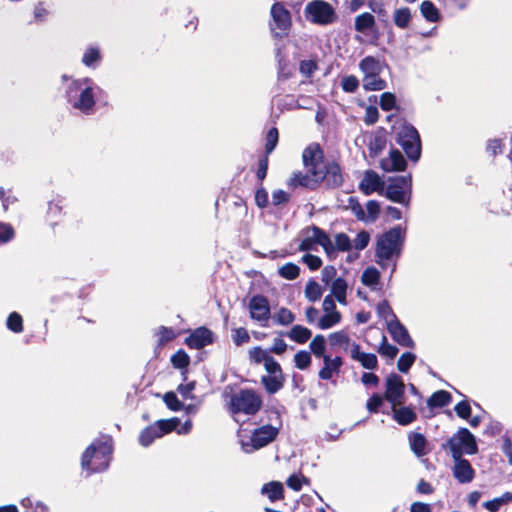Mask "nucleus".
<instances>
[{
	"instance_id": "nucleus-34",
	"label": "nucleus",
	"mask_w": 512,
	"mask_h": 512,
	"mask_svg": "<svg viewBox=\"0 0 512 512\" xmlns=\"http://www.w3.org/2000/svg\"><path fill=\"white\" fill-rule=\"evenodd\" d=\"M387 82L380 77V74H372L363 77V88L366 91H380L385 89Z\"/></svg>"
},
{
	"instance_id": "nucleus-61",
	"label": "nucleus",
	"mask_w": 512,
	"mask_h": 512,
	"mask_svg": "<svg viewBox=\"0 0 512 512\" xmlns=\"http://www.w3.org/2000/svg\"><path fill=\"white\" fill-rule=\"evenodd\" d=\"M385 400L383 395H380L378 393H374L366 402V409L372 413L376 414L379 412L380 407L383 404V401Z\"/></svg>"
},
{
	"instance_id": "nucleus-3",
	"label": "nucleus",
	"mask_w": 512,
	"mask_h": 512,
	"mask_svg": "<svg viewBox=\"0 0 512 512\" xmlns=\"http://www.w3.org/2000/svg\"><path fill=\"white\" fill-rule=\"evenodd\" d=\"M405 242V230L400 226H394L378 236L375 246L377 262L391 260L399 257Z\"/></svg>"
},
{
	"instance_id": "nucleus-39",
	"label": "nucleus",
	"mask_w": 512,
	"mask_h": 512,
	"mask_svg": "<svg viewBox=\"0 0 512 512\" xmlns=\"http://www.w3.org/2000/svg\"><path fill=\"white\" fill-rule=\"evenodd\" d=\"M510 502H512V493L505 492L501 497L484 502L483 507L489 512H498L503 505Z\"/></svg>"
},
{
	"instance_id": "nucleus-15",
	"label": "nucleus",
	"mask_w": 512,
	"mask_h": 512,
	"mask_svg": "<svg viewBox=\"0 0 512 512\" xmlns=\"http://www.w3.org/2000/svg\"><path fill=\"white\" fill-rule=\"evenodd\" d=\"M385 188V182L374 170H367L364 174L362 181L359 184V189L364 195H371L374 192L382 194Z\"/></svg>"
},
{
	"instance_id": "nucleus-48",
	"label": "nucleus",
	"mask_w": 512,
	"mask_h": 512,
	"mask_svg": "<svg viewBox=\"0 0 512 512\" xmlns=\"http://www.w3.org/2000/svg\"><path fill=\"white\" fill-rule=\"evenodd\" d=\"M416 360V355L412 352H404L397 361V368L402 373H408Z\"/></svg>"
},
{
	"instance_id": "nucleus-30",
	"label": "nucleus",
	"mask_w": 512,
	"mask_h": 512,
	"mask_svg": "<svg viewBox=\"0 0 512 512\" xmlns=\"http://www.w3.org/2000/svg\"><path fill=\"white\" fill-rule=\"evenodd\" d=\"M287 335L294 342L304 344L311 338L312 332L307 327L297 324L291 328Z\"/></svg>"
},
{
	"instance_id": "nucleus-28",
	"label": "nucleus",
	"mask_w": 512,
	"mask_h": 512,
	"mask_svg": "<svg viewBox=\"0 0 512 512\" xmlns=\"http://www.w3.org/2000/svg\"><path fill=\"white\" fill-rule=\"evenodd\" d=\"M261 383L265 387V390L268 394H275L279 390H281L285 383V375L284 374H273V375H265L261 378Z\"/></svg>"
},
{
	"instance_id": "nucleus-62",
	"label": "nucleus",
	"mask_w": 512,
	"mask_h": 512,
	"mask_svg": "<svg viewBox=\"0 0 512 512\" xmlns=\"http://www.w3.org/2000/svg\"><path fill=\"white\" fill-rule=\"evenodd\" d=\"M318 69V64L315 60H302L299 64V71L302 75L309 78Z\"/></svg>"
},
{
	"instance_id": "nucleus-53",
	"label": "nucleus",
	"mask_w": 512,
	"mask_h": 512,
	"mask_svg": "<svg viewBox=\"0 0 512 512\" xmlns=\"http://www.w3.org/2000/svg\"><path fill=\"white\" fill-rule=\"evenodd\" d=\"M379 105L383 111H391L397 108V99L394 93L384 92L380 96Z\"/></svg>"
},
{
	"instance_id": "nucleus-60",
	"label": "nucleus",
	"mask_w": 512,
	"mask_h": 512,
	"mask_svg": "<svg viewBox=\"0 0 512 512\" xmlns=\"http://www.w3.org/2000/svg\"><path fill=\"white\" fill-rule=\"evenodd\" d=\"M376 310L380 318H383L385 320H387L388 317H391V319H398L395 313L393 312L389 302L385 299L377 304Z\"/></svg>"
},
{
	"instance_id": "nucleus-64",
	"label": "nucleus",
	"mask_w": 512,
	"mask_h": 512,
	"mask_svg": "<svg viewBox=\"0 0 512 512\" xmlns=\"http://www.w3.org/2000/svg\"><path fill=\"white\" fill-rule=\"evenodd\" d=\"M341 87L343 91L353 93L359 87V80L354 75L345 76L341 81Z\"/></svg>"
},
{
	"instance_id": "nucleus-18",
	"label": "nucleus",
	"mask_w": 512,
	"mask_h": 512,
	"mask_svg": "<svg viewBox=\"0 0 512 512\" xmlns=\"http://www.w3.org/2000/svg\"><path fill=\"white\" fill-rule=\"evenodd\" d=\"M380 167L386 172H400L406 169L407 162L402 153L398 149L393 148L389 152V157L383 158L380 161Z\"/></svg>"
},
{
	"instance_id": "nucleus-56",
	"label": "nucleus",
	"mask_w": 512,
	"mask_h": 512,
	"mask_svg": "<svg viewBox=\"0 0 512 512\" xmlns=\"http://www.w3.org/2000/svg\"><path fill=\"white\" fill-rule=\"evenodd\" d=\"M378 352L384 357L394 359L397 356L399 350L395 345L388 343L386 336L383 335L382 342L379 346Z\"/></svg>"
},
{
	"instance_id": "nucleus-45",
	"label": "nucleus",
	"mask_w": 512,
	"mask_h": 512,
	"mask_svg": "<svg viewBox=\"0 0 512 512\" xmlns=\"http://www.w3.org/2000/svg\"><path fill=\"white\" fill-rule=\"evenodd\" d=\"M386 137L382 134L375 135L368 144L369 154L372 157L379 155L386 147Z\"/></svg>"
},
{
	"instance_id": "nucleus-52",
	"label": "nucleus",
	"mask_w": 512,
	"mask_h": 512,
	"mask_svg": "<svg viewBox=\"0 0 512 512\" xmlns=\"http://www.w3.org/2000/svg\"><path fill=\"white\" fill-rule=\"evenodd\" d=\"M157 336H158V346L162 347L166 343L174 340L177 335L173 328L166 327V326H160L158 328Z\"/></svg>"
},
{
	"instance_id": "nucleus-26",
	"label": "nucleus",
	"mask_w": 512,
	"mask_h": 512,
	"mask_svg": "<svg viewBox=\"0 0 512 512\" xmlns=\"http://www.w3.org/2000/svg\"><path fill=\"white\" fill-rule=\"evenodd\" d=\"M393 412V419L400 425L406 426L411 424L417 419L416 412L408 406H391Z\"/></svg>"
},
{
	"instance_id": "nucleus-59",
	"label": "nucleus",
	"mask_w": 512,
	"mask_h": 512,
	"mask_svg": "<svg viewBox=\"0 0 512 512\" xmlns=\"http://www.w3.org/2000/svg\"><path fill=\"white\" fill-rule=\"evenodd\" d=\"M275 321L281 325L292 324L295 320V315L288 308L282 307L274 316Z\"/></svg>"
},
{
	"instance_id": "nucleus-24",
	"label": "nucleus",
	"mask_w": 512,
	"mask_h": 512,
	"mask_svg": "<svg viewBox=\"0 0 512 512\" xmlns=\"http://www.w3.org/2000/svg\"><path fill=\"white\" fill-rule=\"evenodd\" d=\"M354 29L362 34H366L368 31L378 32L375 17L369 12L361 13L355 17Z\"/></svg>"
},
{
	"instance_id": "nucleus-10",
	"label": "nucleus",
	"mask_w": 512,
	"mask_h": 512,
	"mask_svg": "<svg viewBox=\"0 0 512 512\" xmlns=\"http://www.w3.org/2000/svg\"><path fill=\"white\" fill-rule=\"evenodd\" d=\"M391 406H402L406 402L405 384L402 377L396 373H390L385 380V392L383 394Z\"/></svg>"
},
{
	"instance_id": "nucleus-37",
	"label": "nucleus",
	"mask_w": 512,
	"mask_h": 512,
	"mask_svg": "<svg viewBox=\"0 0 512 512\" xmlns=\"http://www.w3.org/2000/svg\"><path fill=\"white\" fill-rule=\"evenodd\" d=\"M101 59L100 50L97 47L90 46L82 56V63L89 68H95L98 66Z\"/></svg>"
},
{
	"instance_id": "nucleus-4",
	"label": "nucleus",
	"mask_w": 512,
	"mask_h": 512,
	"mask_svg": "<svg viewBox=\"0 0 512 512\" xmlns=\"http://www.w3.org/2000/svg\"><path fill=\"white\" fill-rule=\"evenodd\" d=\"M269 27L275 39L287 37L292 28V15L282 2H275L270 9Z\"/></svg>"
},
{
	"instance_id": "nucleus-23",
	"label": "nucleus",
	"mask_w": 512,
	"mask_h": 512,
	"mask_svg": "<svg viewBox=\"0 0 512 512\" xmlns=\"http://www.w3.org/2000/svg\"><path fill=\"white\" fill-rule=\"evenodd\" d=\"M94 105V92L93 88L90 86L84 88L81 91L78 100L73 103V107L75 109H78L85 114H89L93 110Z\"/></svg>"
},
{
	"instance_id": "nucleus-8",
	"label": "nucleus",
	"mask_w": 512,
	"mask_h": 512,
	"mask_svg": "<svg viewBox=\"0 0 512 512\" xmlns=\"http://www.w3.org/2000/svg\"><path fill=\"white\" fill-rule=\"evenodd\" d=\"M450 452L452 457L474 455L478 452L475 436L466 428H460L450 437Z\"/></svg>"
},
{
	"instance_id": "nucleus-33",
	"label": "nucleus",
	"mask_w": 512,
	"mask_h": 512,
	"mask_svg": "<svg viewBox=\"0 0 512 512\" xmlns=\"http://www.w3.org/2000/svg\"><path fill=\"white\" fill-rule=\"evenodd\" d=\"M262 492L268 494V498L271 502L284 499V488L281 482L272 481L265 484L262 488Z\"/></svg>"
},
{
	"instance_id": "nucleus-44",
	"label": "nucleus",
	"mask_w": 512,
	"mask_h": 512,
	"mask_svg": "<svg viewBox=\"0 0 512 512\" xmlns=\"http://www.w3.org/2000/svg\"><path fill=\"white\" fill-rule=\"evenodd\" d=\"M448 404V391L439 390L434 392L427 400V405L431 408H441Z\"/></svg>"
},
{
	"instance_id": "nucleus-7",
	"label": "nucleus",
	"mask_w": 512,
	"mask_h": 512,
	"mask_svg": "<svg viewBox=\"0 0 512 512\" xmlns=\"http://www.w3.org/2000/svg\"><path fill=\"white\" fill-rule=\"evenodd\" d=\"M305 16L313 24L329 25L337 20L333 6L324 0H312L305 7Z\"/></svg>"
},
{
	"instance_id": "nucleus-47",
	"label": "nucleus",
	"mask_w": 512,
	"mask_h": 512,
	"mask_svg": "<svg viewBox=\"0 0 512 512\" xmlns=\"http://www.w3.org/2000/svg\"><path fill=\"white\" fill-rule=\"evenodd\" d=\"M322 292L321 286L315 280H310L305 287V297L311 302L319 300Z\"/></svg>"
},
{
	"instance_id": "nucleus-63",
	"label": "nucleus",
	"mask_w": 512,
	"mask_h": 512,
	"mask_svg": "<svg viewBox=\"0 0 512 512\" xmlns=\"http://www.w3.org/2000/svg\"><path fill=\"white\" fill-rule=\"evenodd\" d=\"M232 339L236 346H241L250 341V336L246 328L239 327L233 329Z\"/></svg>"
},
{
	"instance_id": "nucleus-22",
	"label": "nucleus",
	"mask_w": 512,
	"mask_h": 512,
	"mask_svg": "<svg viewBox=\"0 0 512 512\" xmlns=\"http://www.w3.org/2000/svg\"><path fill=\"white\" fill-rule=\"evenodd\" d=\"M471 410V404L467 397H464V399L459 401L454 406V411L459 418L466 420L470 424V426L477 427L481 422L480 417H471Z\"/></svg>"
},
{
	"instance_id": "nucleus-2",
	"label": "nucleus",
	"mask_w": 512,
	"mask_h": 512,
	"mask_svg": "<svg viewBox=\"0 0 512 512\" xmlns=\"http://www.w3.org/2000/svg\"><path fill=\"white\" fill-rule=\"evenodd\" d=\"M262 406L263 399L261 395L252 388H245L230 396L227 402V411L236 422H239L238 415L255 416Z\"/></svg>"
},
{
	"instance_id": "nucleus-50",
	"label": "nucleus",
	"mask_w": 512,
	"mask_h": 512,
	"mask_svg": "<svg viewBox=\"0 0 512 512\" xmlns=\"http://www.w3.org/2000/svg\"><path fill=\"white\" fill-rule=\"evenodd\" d=\"M300 274V268L294 263H286L279 269V275L287 280H294Z\"/></svg>"
},
{
	"instance_id": "nucleus-31",
	"label": "nucleus",
	"mask_w": 512,
	"mask_h": 512,
	"mask_svg": "<svg viewBox=\"0 0 512 512\" xmlns=\"http://www.w3.org/2000/svg\"><path fill=\"white\" fill-rule=\"evenodd\" d=\"M331 292L340 304L346 305L347 282L344 278L338 277L333 280Z\"/></svg>"
},
{
	"instance_id": "nucleus-21",
	"label": "nucleus",
	"mask_w": 512,
	"mask_h": 512,
	"mask_svg": "<svg viewBox=\"0 0 512 512\" xmlns=\"http://www.w3.org/2000/svg\"><path fill=\"white\" fill-rule=\"evenodd\" d=\"M65 215L61 200H52L48 203L45 222L55 232L56 226L61 222L62 217Z\"/></svg>"
},
{
	"instance_id": "nucleus-51",
	"label": "nucleus",
	"mask_w": 512,
	"mask_h": 512,
	"mask_svg": "<svg viewBox=\"0 0 512 512\" xmlns=\"http://www.w3.org/2000/svg\"><path fill=\"white\" fill-rule=\"evenodd\" d=\"M163 401L171 411H180L184 408V403L181 402L173 391H168L163 396Z\"/></svg>"
},
{
	"instance_id": "nucleus-43",
	"label": "nucleus",
	"mask_w": 512,
	"mask_h": 512,
	"mask_svg": "<svg viewBox=\"0 0 512 512\" xmlns=\"http://www.w3.org/2000/svg\"><path fill=\"white\" fill-rule=\"evenodd\" d=\"M309 348L311 352L314 354L317 358H324V356H327L325 354L326 350V341L325 337L321 334L316 335L312 341L309 344Z\"/></svg>"
},
{
	"instance_id": "nucleus-32",
	"label": "nucleus",
	"mask_w": 512,
	"mask_h": 512,
	"mask_svg": "<svg viewBox=\"0 0 512 512\" xmlns=\"http://www.w3.org/2000/svg\"><path fill=\"white\" fill-rule=\"evenodd\" d=\"M412 20V14L409 7H401L394 11L393 21L396 27L406 29Z\"/></svg>"
},
{
	"instance_id": "nucleus-5",
	"label": "nucleus",
	"mask_w": 512,
	"mask_h": 512,
	"mask_svg": "<svg viewBox=\"0 0 512 512\" xmlns=\"http://www.w3.org/2000/svg\"><path fill=\"white\" fill-rule=\"evenodd\" d=\"M397 143L411 161L416 162L419 160L421 156V139L413 125L408 123L402 125L397 134Z\"/></svg>"
},
{
	"instance_id": "nucleus-40",
	"label": "nucleus",
	"mask_w": 512,
	"mask_h": 512,
	"mask_svg": "<svg viewBox=\"0 0 512 512\" xmlns=\"http://www.w3.org/2000/svg\"><path fill=\"white\" fill-rule=\"evenodd\" d=\"M329 342L332 347L339 346L342 347L344 351H347L351 339L347 332L340 330L329 335Z\"/></svg>"
},
{
	"instance_id": "nucleus-11",
	"label": "nucleus",
	"mask_w": 512,
	"mask_h": 512,
	"mask_svg": "<svg viewBox=\"0 0 512 512\" xmlns=\"http://www.w3.org/2000/svg\"><path fill=\"white\" fill-rule=\"evenodd\" d=\"M215 342V335L212 330L206 326H200L190 332V334L184 339V344L195 350L203 349L204 347L211 345Z\"/></svg>"
},
{
	"instance_id": "nucleus-1",
	"label": "nucleus",
	"mask_w": 512,
	"mask_h": 512,
	"mask_svg": "<svg viewBox=\"0 0 512 512\" xmlns=\"http://www.w3.org/2000/svg\"><path fill=\"white\" fill-rule=\"evenodd\" d=\"M113 453L111 436L104 440L96 439L83 452L81 456V468L87 475L105 471L110 464Z\"/></svg>"
},
{
	"instance_id": "nucleus-36",
	"label": "nucleus",
	"mask_w": 512,
	"mask_h": 512,
	"mask_svg": "<svg viewBox=\"0 0 512 512\" xmlns=\"http://www.w3.org/2000/svg\"><path fill=\"white\" fill-rule=\"evenodd\" d=\"M160 434L157 430V426L153 423L147 427H145L139 434L138 441L139 443L147 447L153 443V441L157 438H160Z\"/></svg>"
},
{
	"instance_id": "nucleus-25",
	"label": "nucleus",
	"mask_w": 512,
	"mask_h": 512,
	"mask_svg": "<svg viewBox=\"0 0 512 512\" xmlns=\"http://www.w3.org/2000/svg\"><path fill=\"white\" fill-rule=\"evenodd\" d=\"M308 229L313 233V241H315L316 244L322 246L328 256L335 252V247L332 244L329 235L323 229L316 225H312Z\"/></svg>"
},
{
	"instance_id": "nucleus-38",
	"label": "nucleus",
	"mask_w": 512,
	"mask_h": 512,
	"mask_svg": "<svg viewBox=\"0 0 512 512\" xmlns=\"http://www.w3.org/2000/svg\"><path fill=\"white\" fill-rule=\"evenodd\" d=\"M180 423V419L177 417L161 419L154 422L161 437L176 430Z\"/></svg>"
},
{
	"instance_id": "nucleus-6",
	"label": "nucleus",
	"mask_w": 512,
	"mask_h": 512,
	"mask_svg": "<svg viewBox=\"0 0 512 512\" xmlns=\"http://www.w3.org/2000/svg\"><path fill=\"white\" fill-rule=\"evenodd\" d=\"M412 187V177L410 174L405 176H395L388 178V185L385 189V197L390 201L408 205Z\"/></svg>"
},
{
	"instance_id": "nucleus-19",
	"label": "nucleus",
	"mask_w": 512,
	"mask_h": 512,
	"mask_svg": "<svg viewBox=\"0 0 512 512\" xmlns=\"http://www.w3.org/2000/svg\"><path fill=\"white\" fill-rule=\"evenodd\" d=\"M323 159L324 152L318 143L308 145L302 153L303 164L309 169H317V165L319 162H322Z\"/></svg>"
},
{
	"instance_id": "nucleus-29",
	"label": "nucleus",
	"mask_w": 512,
	"mask_h": 512,
	"mask_svg": "<svg viewBox=\"0 0 512 512\" xmlns=\"http://www.w3.org/2000/svg\"><path fill=\"white\" fill-rule=\"evenodd\" d=\"M359 68L364 73V76L380 74L382 71L379 60L373 56L364 57L359 63Z\"/></svg>"
},
{
	"instance_id": "nucleus-17",
	"label": "nucleus",
	"mask_w": 512,
	"mask_h": 512,
	"mask_svg": "<svg viewBox=\"0 0 512 512\" xmlns=\"http://www.w3.org/2000/svg\"><path fill=\"white\" fill-rule=\"evenodd\" d=\"M288 186L292 189L303 187L314 191L319 188V181L317 176H313L311 169L308 168L307 173H303L302 171L294 172L288 181Z\"/></svg>"
},
{
	"instance_id": "nucleus-57",
	"label": "nucleus",
	"mask_w": 512,
	"mask_h": 512,
	"mask_svg": "<svg viewBox=\"0 0 512 512\" xmlns=\"http://www.w3.org/2000/svg\"><path fill=\"white\" fill-rule=\"evenodd\" d=\"M269 356V351L264 350L261 346H255L249 350V359L255 364L264 363Z\"/></svg>"
},
{
	"instance_id": "nucleus-14",
	"label": "nucleus",
	"mask_w": 512,
	"mask_h": 512,
	"mask_svg": "<svg viewBox=\"0 0 512 512\" xmlns=\"http://www.w3.org/2000/svg\"><path fill=\"white\" fill-rule=\"evenodd\" d=\"M387 330L392 339L403 347L413 348L415 343L409 335L406 327L398 319L387 321Z\"/></svg>"
},
{
	"instance_id": "nucleus-55",
	"label": "nucleus",
	"mask_w": 512,
	"mask_h": 512,
	"mask_svg": "<svg viewBox=\"0 0 512 512\" xmlns=\"http://www.w3.org/2000/svg\"><path fill=\"white\" fill-rule=\"evenodd\" d=\"M312 362L311 354L308 351L301 350L294 355L295 366L300 370L307 369Z\"/></svg>"
},
{
	"instance_id": "nucleus-16",
	"label": "nucleus",
	"mask_w": 512,
	"mask_h": 512,
	"mask_svg": "<svg viewBox=\"0 0 512 512\" xmlns=\"http://www.w3.org/2000/svg\"><path fill=\"white\" fill-rule=\"evenodd\" d=\"M453 459V475L455 479L462 484L472 482L475 477V470L471 466L470 462L462 456L453 457Z\"/></svg>"
},
{
	"instance_id": "nucleus-49",
	"label": "nucleus",
	"mask_w": 512,
	"mask_h": 512,
	"mask_svg": "<svg viewBox=\"0 0 512 512\" xmlns=\"http://www.w3.org/2000/svg\"><path fill=\"white\" fill-rule=\"evenodd\" d=\"M278 140H279V131L276 127H271L268 132H267V135H266V143H265V154L264 155H269L273 152V150L275 149V147L277 146L278 144Z\"/></svg>"
},
{
	"instance_id": "nucleus-20",
	"label": "nucleus",
	"mask_w": 512,
	"mask_h": 512,
	"mask_svg": "<svg viewBox=\"0 0 512 512\" xmlns=\"http://www.w3.org/2000/svg\"><path fill=\"white\" fill-rule=\"evenodd\" d=\"M351 358L359 361L365 369L374 370L378 367L377 356L373 353L361 352L360 345L356 342L351 344Z\"/></svg>"
},
{
	"instance_id": "nucleus-13",
	"label": "nucleus",
	"mask_w": 512,
	"mask_h": 512,
	"mask_svg": "<svg viewBox=\"0 0 512 512\" xmlns=\"http://www.w3.org/2000/svg\"><path fill=\"white\" fill-rule=\"evenodd\" d=\"M250 317L256 321H267L270 318V305L268 299L257 294L249 301Z\"/></svg>"
},
{
	"instance_id": "nucleus-42",
	"label": "nucleus",
	"mask_w": 512,
	"mask_h": 512,
	"mask_svg": "<svg viewBox=\"0 0 512 512\" xmlns=\"http://www.w3.org/2000/svg\"><path fill=\"white\" fill-rule=\"evenodd\" d=\"M341 321V313L339 311L325 312L319 319L318 326L320 329H329Z\"/></svg>"
},
{
	"instance_id": "nucleus-9",
	"label": "nucleus",
	"mask_w": 512,
	"mask_h": 512,
	"mask_svg": "<svg viewBox=\"0 0 512 512\" xmlns=\"http://www.w3.org/2000/svg\"><path fill=\"white\" fill-rule=\"evenodd\" d=\"M311 174L317 176L319 187L324 184L328 190L337 189L344 183V175L340 164L335 161H328L324 164V170L311 169Z\"/></svg>"
},
{
	"instance_id": "nucleus-12",
	"label": "nucleus",
	"mask_w": 512,
	"mask_h": 512,
	"mask_svg": "<svg viewBox=\"0 0 512 512\" xmlns=\"http://www.w3.org/2000/svg\"><path fill=\"white\" fill-rule=\"evenodd\" d=\"M278 433V429L272 425L261 426L253 431L251 445L255 450L261 449L274 441Z\"/></svg>"
},
{
	"instance_id": "nucleus-27",
	"label": "nucleus",
	"mask_w": 512,
	"mask_h": 512,
	"mask_svg": "<svg viewBox=\"0 0 512 512\" xmlns=\"http://www.w3.org/2000/svg\"><path fill=\"white\" fill-rule=\"evenodd\" d=\"M190 356L183 349L177 350L170 358V362L175 369L181 370L184 380L187 379L188 367L190 365Z\"/></svg>"
},
{
	"instance_id": "nucleus-58",
	"label": "nucleus",
	"mask_w": 512,
	"mask_h": 512,
	"mask_svg": "<svg viewBox=\"0 0 512 512\" xmlns=\"http://www.w3.org/2000/svg\"><path fill=\"white\" fill-rule=\"evenodd\" d=\"M323 363L324 366L318 372V377L321 380H330L333 377V374H339L340 371L337 370L331 362L327 361V356H324Z\"/></svg>"
},
{
	"instance_id": "nucleus-41",
	"label": "nucleus",
	"mask_w": 512,
	"mask_h": 512,
	"mask_svg": "<svg viewBox=\"0 0 512 512\" xmlns=\"http://www.w3.org/2000/svg\"><path fill=\"white\" fill-rule=\"evenodd\" d=\"M412 451L417 456H423L426 453V438L421 433H412L409 437Z\"/></svg>"
},
{
	"instance_id": "nucleus-46",
	"label": "nucleus",
	"mask_w": 512,
	"mask_h": 512,
	"mask_svg": "<svg viewBox=\"0 0 512 512\" xmlns=\"http://www.w3.org/2000/svg\"><path fill=\"white\" fill-rule=\"evenodd\" d=\"M7 328L13 333H21L24 330L23 318L18 312H12L6 320Z\"/></svg>"
},
{
	"instance_id": "nucleus-54",
	"label": "nucleus",
	"mask_w": 512,
	"mask_h": 512,
	"mask_svg": "<svg viewBox=\"0 0 512 512\" xmlns=\"http://www.w3.org/2000/svg\"><path fill=\"white\" fill-rule=\"evenodd\" d=\"M380 273L374 267H368L361 276V281L366 286L376 285L379 282Z\"/></svg>"
},
{
	"instance_id": "nucleus-35",
	"label": "nucleus",
	"mask_w": 512,
	"mask_h": 512,
	"mask_svg": "<svg viewBox=\"0 0 512 512\" xmlns=\"http://www.w3.org/2000/svg\"><path fill=\"white\" fill-rule=\"evenodd\" d=\"M420 12L428 22H437L440 19L438 8L430 0H425L420 4Z\"/></svg>"
}]
</instances>
